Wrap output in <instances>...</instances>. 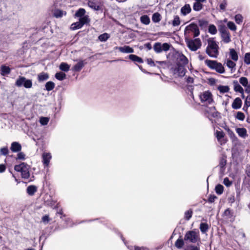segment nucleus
Returning a JSON list of instances; mask_svg holds the SVG:
<instances>
[{
    "label": "nucleus",
    "instance_id": "9",
    "mask_svg": "<svg viewBox=\"0 0 250 250\" xmlns=\"http://www.w3.org/2000/svg\"><path fill=\"white\" fill-rule=\"evenodd\" d=\"M193 33L194 37H197L200 34L199 29L197 24L195 23H191L187 26L185 30V34L189 36L190 33Z\"/></svg>",
    "mask_w": 250,
    "mask_h": 250
},
{
    "label": "nucleus",
    "instance_id": "49",
    "mask_svg": "<svg viewBox=\"0 0 250 250\" xmlns=\"http://www.w3.org/2000/svg\"><path fill=\"white\" fill-rule=\"evenodd\" d=\"M235 117L237 119L242 121L244 120L245 116L243 112L238 111L237 112Z\"/></svg>",
    "mask_w": 250,
    "mask_h": 250
},
{
    "label": "nucleus",
    "instance_id": "61",
    "mask_svg": "<svg viewBox=\"0 0 250 250\" xmlns=\"http://www.w3.org/2000/svg\"><path fill=\"white\" fill-rule=\"evenodd\" d=\"M187 82L188 83H192L194 82V79L192 77H188L187 79Z\"/></svg>",
    "mask_w": 250,
    "mask_h": 250
},
{
    "label": "nucleus",
    "instance_id": "5",
    "mask_svg": "<svg viewBox=\"0 0 250 250\" xmlns=\"http://www.w3.org/2000/svg\"><path fill=\"white\" fill-rule=\"evenodd\" d=\"M15 85L18 87L23 86L26 88H30L32 86V82L31 80L26 79L24 77L20 76L16 80Z\"/></svg>",
    "mask_w": 250,
    "mask_h": 250
},
{
    "label": "nucleus",
    "instance_id": "57",
    "mask_svg": "<svg viewBox=\"0 0 250 250\" xmlns=\"http://www.w3.org/2000/svg\"><path fill=\"white\" fill-rule=\"evenodd\" d=\"M219 32H220L221 35H222V34H224V33H226L229 31L227 30V29L226 28V27L225 26H222L219 29Z\"/></svg>",
    "mask_w": 250,
    "mask_h": 250
},
{
    "label": "nucleus",
    "instance_id": "54",
    "mask_svg": "<svg viewBox=\"0 0 250 250\" xmlns=\"http://www.w3.org/2000/svg\"><path fill=\"white\" fill-rule=\"evenodd\" d=\"M42 221L44 224H47L50 221L49 216L48 215L43 216L42 217Z\"/></svg>",
    "mask_w": 250,
    "mask_h": 250
},
{
    "label": "nucleus",
    "instance_id": "11",
    "mask_svg": "<svg viewBox=\"0 0 250 250\" xmlns=\"http://www.w3.org/2000/svg\"><path fill=\"white\" fill-rule=\"evenodd\" d=\"M225 63H226L227 66L230 69L231 73L235 71L236 63L233 61L231 60L230 59H228Z\"/></svg>",
    "mask_w": 250,
    "mask_h": 250
},
{
    "label": "nucleus",
    "instance_id": "12",
    "mask_svg": "<svg viewBox=\"0 0 250 250\" xmlns=\"http://www.w3.org/2000/svg\"><path fill=\"white\" fill-rule=\"evenodd\" d=\"M115 49H118L121 52L124 53H131L134 52V49L127 45L123 47H115Z\"/></svg>",
    "mask_w": 250,
    "mask_h": 250
},
{
    "label": "nucleus",
    "instance_id": "39",
    "mask_svg": "<svg viewBox=\"0 0 250 250\" xmlns=\"http://www.w3.org/2000/svg\"><path fill=\"white\" fill-rule=\"evenodd\" d=\"M179 61L182 63V65H185L188 63V59L183 54L179 55Z\"/></svg>",
    "mask_w": 250,
    "mask_h": 250
},
{
    "label": "nucleus",
    "instance_id": "63",
    "mask_svg": "<svg viewBox=\"0 0 250 250\" xmlns=\"http://www.w3.org/2000/svg\"><path fill=\"white\" fill-rule=\"evenodd\" d=\"M230 213H231V210L229 209H226L224 212V214L226 216H229L230 215Z\"/></svg>",
    "mask_w": 250,
    "mask_h": 250
},
{
    "label": "nucleus",
    "instance_id": "38",
    "mask_svg": "<svg viewBox=\"0 0 250 250\" xmlns=\"http://www.w3.org/2000/svg\"><path fill=\"white\" fill-rule=\"evenodd\" d=\"M109 35L106 33H105L100 35L98 37V39L101 42H105L109 38Z\"/></svg>",
    "mask_w": 250,
    "mask_h": 250
},
{
    "label": "nucleus",
    "instance_id": "45",
    "mask_svg": "<svg viewBox=\"0 0 250 250\" xmlns=\"http://www.w3.org/2000/svg\"><path fill=\"white\" fill-rule=\"evenodd\" d=\"M184 245V242L183 239H178L176 240L175 243V245L176 248L178 249H181L183 247Z\"/></svg>",
    "mask_w": 250,
    "mask_h": 250
},
{
    "label": "nucleus",
    "instance_id": "40",
    "mask_svg": "<svg viewBox=\"0 0 250 250\" xmlns=\"http://www.w3.org/2000/svg\"><path fill=\"white\" fill-rule=\"evenodd\" d=\"M181 23L180 18L178 16L176 15L174 17V19L172 21V24L173 26H177L180 25Z\"/></svg>",
    "mask_w": 250,
    "mask_h": 250
},
{
    "label": "nucleus",
    "instance_id": "18",
    "mask_svg": "<svg viewBox=\"0 0 250 250\" xmlns=\"http://www.w3.org/2000/svg\"><path fill=\"white\" fill-rule=\"evenodd\" d=\"M229 59L234 62H237L238 60V55L234 49L230 48L229 50Z\"/></svg>",
    "mask_w": 250,
    "mask_h": 250
},
{
    "label": "nucleus",
    "instance_id": "56",
    "mask_svg": "<svg viewBox=\"0 0 250 250\" xmlns=\"http://www.w3.org/2000/svg\"><path fill=\"white\" fill-rule=\"evenodd\" d=\"M245 105L247 107L250 106V94L246 98Z\"/></svg>",
    "mask_w": 250,
    "mask_h": 250
},
{
    "label": "nucleus",
    "instance_id": "32",
    "mask_svg": "<svg viewBox=\"0 0 250 250\" xmlns=\"http://www.w3.org/2000/svg\"><path fill=\"white\" fill-rule=\"evenodd\" d=\"M59 68L62 71L67 72L70 69V66L66 62H62L60 65Z\"/></svg>",
    "mask_w": 250,
    "mask_h": 250
},
{
    "label": "nucleus",
    "instance_id": "50",
    "mask_svg": "<svg viewBox=\"0 0 250 250\" xmlns=\"http://www.w3.org/2000/svg\"><path fill=\"white\" fill-rule=\"evenodd\" d=\"M53 15L56 18H61L63 15V12L62 10L57 9L54 11Z\"/></svg>",
    "mask_w": 250,
    "mask_h": 250
},
{
    "label": "nucleus",
    "instance_id": "36",
    "mask_svg": "<svg viewBox=\"0 0 250 250\" xmlns=\"http://www.w3.org/2000/svg\"><path fill=\"white\" fill-rule=\"evenodd\" d=\"M218 90L221 93H225L229 92V88L228 86L227 85H219L218 87Z\"/></svg>",
    "mask_w": 250,
    "mask_h": 250
},
{
    "label": "nucleus",
    "instance_id": "19",
    "mask_svg": "<svg viewBox=\"0 0 250 250\" xmlns=\"http://www.w3.org/2000/svg\"><path fill=\"white\" fill-rule=\"evenodd\" d=\"M21 145L17 142H13L11 144L10 149L13 152H19L21 150Z\"/></svg>",
    "mask_w": 250,
    "mask_h": 250
},
{
    "label": "nucleus",
    "instance_id": "28",
    "mask_svg": "<svg viewBox=\"0 0 250 250\" xmlns=\"http://www.w3.org/2000/svg\"><path fill=\"white\" fill-rule=\"evenodd\" d=\"M215 136L217 139L218 141L221 144H222V139L225 136L224 132L222 131H219L217 130L215 132Z\"/></svg>",
    "mask_w": 250,
    "mask_h": 250
},
{
    "label": "nucleus",
    "instance_id": "55",
    "mask_svg": "<svg viewBox=\"0 0 250 250\" xmlns=\"http://www.w3.org/2000/svg\"><path fill=\"white\" fill-rule=\"evenodd\" d=\"M0 152L1 155H6L8 153V149L7 147L1 148L0 150Z\"/></svg>",
    "mask_w": 250,
    "mask_h": 250
},
{
    "label": "nucleus",
    "instance_id": "27",
    "mask_svg": "<svg viewBox=\"0 0 250 250\" xmlns=\"http://www.w3.org/2000/svg\"><path fill=\"white\" fill-rule=\"evenodd\" d=\"M128 58L130 60L134 62H137L138 63H142L143 62V59L142 58L135 55H129Z\"/></svg>",
    "mask_w": 250,
    "mask_h": 250
},
{
    "label": "nucleus",
    "instance_id": "14",
    "mask_svg": "<svg viewBox=\"0 0 250 250\" xmlns=\"http://www.w3.org/2000/svg\"><path fill=\"white\" fill-rule=\"evenodd\" d=\"M236 132L238 134L239 136L242 138H246L248 136L247 129L245 128H236Z\"/></svg>",
    "mask_w": 250,
    "mask_h": 250
},
{
    "label": "nucleus",
    "instance_id": "7",
    "mask_svg": "<svg viewBox=\"0 0 250 250\" xmlns=\"http://www.w3.org/2000/svg\"><path fill=\"white\" fill-rule=\"evenodd\" d=\"M90 22V19L88 16H86L82 18H80L79 21L74 22L71 25L70 28L73 30H77L81 28L83 25L88 23Z\"/></svg>",
    "mask_w": 250,
    "mask_h": 250
},
{
    "label": "nucleus",
    "instance_id": "20",
    "mask_svg": "<svg viewBox=\"0 0 250 250\" xmlns=\"http://www.w3.org/2000/svg\"><path fill=\"white\" fill-rule=\"evenodd\" d=\"M86 64L84 61H79L73 67V70L74 71L79 72Z\"/></svg>",
    "mask_w": 250,
    "mask_h": 250
},
{
    "label": "nucleus",
    "instance_id": "4",
    "mask_svg": "<svg viewBox=\"0 0 250 250\" xmlns=\"http://www.w3.org/2000/svg\"><path fill=\"white\" fill-rule=\"evenodd\" d=\"M184 240L192 243H196L200 240L199 232L195 230L187 231L185 235Z\"/></svg>",
    "mask_w": 250,
    "mask_h": 250
},
{
    "label": "nucleus",
    "instance_id": "8",
    "mask_svg": "<svg viewBox=\"0 0 250 250\" xmlns=\"http://www.w3.org/2000/svg\"><path fill=\"white\" fill-rule=\"evenodd\" d=\"M199 97L201 102L206 104H211L213 102L212 95L209 91H205L201 93Z\"/></svg>",
    "mask_w": 250,
    "mask_h": 250
},
{
    "label": "nucleus",
    "instance_id": "1",
    "mask_svg": "<svg viewBox=\"0 0 250 250\" xmlns=\"http://www.w3.org/2000/svg\"><path fill=\"white\" fill-rule=\"evenodd\" d=\"M208 45L206 49V53L210 57L216 58L219 54V46L214 38H210L207 40Z\"/></svg>",
    "mask_w": 250,
    "mask_h": 250
},
{
    "label": "nucleus",
    "instance_id": "24",
    "mask_svg": "<svg viewBox=\"0 0 250 250\" xmlns=\"http://www.w3.org/2000/svg\"><path fill=\"white\" fill-rule=\"evenodd\" d=\"M11 69L9 66L2 65L1 66V75L5 76L10 73Z\"/></svg>",
    "mask_w": 250,
    "mask_h": 250
},
{
    "label": "nucleus",
    "instance_id": "16",
    "mask_svg": "<svg viewBox=\"0 0 250 250\" xmlns=\"http://www.w3.org/2000/svg\"><path fill=\"white\" fill-rule=\"evenodd\" d=\"M242 101L240 98H236L232 104V108L234 109H238L241 107Z\"/></svg>",
    "mask_w": 250,
    "mask_h": 250
},
{
    "label": "nucleus",
    "instance_id": "46",
    "mask_svg": "<svg viewBox=\"0 0 250 250\" xmlns=\"http://www.w3.org/2000/svg\"><path fill=\"white\" fill-rule=\"evenodd\" d=\"M228 27L231 30L235 31L236 30V26L232 21H229L227 23Z\"/></svg>",
    "mask_w": 250,
    "mask_h": 250
},
{
    "label": "nucleus",
    "instance_id": "10",
    "mask_svg": "<svg viewBox=\"0 0 250 250\" xmlns=\"http://www.w3.org/2000/svg\"><path fill=\"white\" fill-rule=\"evenodd\" d=\"M170 45L169 43L165 42H156L153 45V49L157 53H161L162 51L166 52L170 48Z\"/></svg>",
    "mask_w": 250,
    "mask_h": 250
},
{
    "label": "nucleus",
    "instance_id": "33",
    "mask_svg": "<svg viewBox=\"0 0 250 250\" xmlns=\"http://www.w3.org/2000/svg\"><path fill=\"white\" fill-rule=\"evenodd\" d=\"M38 78L39 82H43L47 80L49 78V76L46 73H42L38 75Z\"/></svg>",
    "mask_w": 250,
    "mask_h": 250
},
{
    "label": "nucleus",
    "instance_id": "37",
    "mask_svg": "<svg viewBox=\"0 0 250 250\" xmlns=\"http://www.w3.org/2000/svg\"><path fill=\"white\" fill-rule=\"evenodd\" d=\"M55 78L59 81H62L65 79L66 75L62 72H58L55 74Z\"/></svg>",
    "mask_w": 250,
    "mask_h": 250
},
{
    "label": "nucleus",
    "instance_id": "26",
    "mask_svg": "<svg viewBox=\"0 0 250 250\" xmlns=\"http://www.w3.org/2000/svg\"><path fill=\"white\" fill-rule=\"evenodd\" d=\"M85 10L83 8H80L78 10L76 11V12L75 14V17L82 18L84 16H86V15H85Z\"/></svg>",
    "mask_w": 250,
    "mask_h": 250
},
{
    "label": "nucleus",
    "instance_id": "53",
    "mask_svg": "<svg viewBox=\"0 0 250 250\" xmlns=\"http://www.w3.org/2000/svg\"><path fill=\"white\" fill-rule=\"evenodd\" d=\"M223 183L226 186L228 187H229L232 184V182L230 181L229 179L227 177L224 178Z\"/></svg>",
    "mask_w": 250,
    "mask_h": 250
},
{
    "label": "nucleus",
    "instance_id": "17",
    "mask_svg": "<svg viewBox=\"0 0 250 250\" xmlns=\"http://www.w3.org/2000/svg\"><path fill=\"white\" fill-rule=\"evenodd\" d=\"M175 73L177 74L179 76H183L185 74V69L184 65L178 64L175 69Z\"/></svg>",
    "mask_w": 250,
    "mask_h": 250
},
{
    "label": "nucleus",
    "instance_id": "35",
    "mask_svg": "<svg viewBox=\"0 0 250 250\" xmlns=\"http://www.w3.org/2000/svg\"><path fill=\"white\" fill-rule=\"evenodd\" d=\"M45 90L47 91H51L53 90L55 87V83L51 82L49 81L46 83L45 85Z\"/></svg>",
    "mask_w": 250,
    "mask_h": 250
},
{
    "label": "nucleus",
    "instance_id": "60",
    "mask_svg": "<svg viewBox=\"0 0 250 250\" xmlns=\"http://www.w3.org/2000/svg\"><path fill=\"white\" fill-rule=\"evenodd\" d=\"M216 198V197L215 195H210L208 199V201L210 203H213L215 201V199Z\"/></svg>",
    "mask_w": 250,
    "mask_h": 250
},
{
    "label": "nucleus",
    "instance_id": "29",
    "mask_svg": "<svg viewBox=\"0 0 250 250\" xmlns=\"http://www.w3.org/2000/svg\"><path fill=\"white\" fill-rule=\"evenodd\" d=\"M234 84V89L236 92H239L240 93H243L244 91L243 88L242 86L238 83V82L236 81H234L233 82Z\"/></svg>",
    "mask_w": 250,
    "mask_h": 250
},
{
    "label": "nucleus",
    "instance_id": "34",
    "mask_svg": "<svg viewBox=\"0 0 250 250\" xmlns=\"http://www.w3.org/2000/svg\"><path fill=\"white\" fill-rule=\"evenodd\" d=\"M141 22L144 24L148 25L150 23V19L147 15L142 16L140 18Z\"/></svg>",
    "mask_w": 250,
    "mask_h": 250
},
{
    "label": "nucleus",
    "instance_id": "62",
    "mask_svg": "<svg viewBox=\"0 0 250 250\" xmlns=\"http://www.w3.org/2000/svg\"><path fill=\"white\" fill-rule=\"evenodd\" d=\"M5 166L3 164L0 165V173L3 172L5 170Z\"/></svg>",
    "mask_w": 250,
    "mask_h": 250
},
{
    "label": "nucleus",
    "instance_id": "58",
    "mask_svg": "<svg viewBox=\"0 0 250 250\" xmlns=\"http://www.w3.org/2000/svg\"><path fill=\"white\" fill-rule=\"evenodd\" d=\"M17 159L24 160L25 159V154L22 152L19 153L17 155Z\"/></svg>",
    "mask_w": 250,
    "mask_h": 250
},
{
    "label": "nucleus",
    "instance_id": "30",
    "mask_svg": "<svg viewBox=\"0 0 250 250\" xmlns=\"http://www.w3.org/2000/svg\"><path fill=\"white\" fill-rule=\"evenodd\" d=\"M203 8V5L202 3L199 2H195L193 5V9L195 11H199L201 10Z\"/></svg>",
    "mask_w": 250,
    "mask_h": 250
},
{
    "label": "nucleus",
    "instance_id": "6",
    "mask_svg": "<svg viewBox=\"0 0 250 250\" xmlns=\"http://www.w3.org/2000/svg\"><path fill=\"white\" fill-rule=\"evenodd\" d=\"M188 47L190 50L195 51L199 49L202 45V42L199 38H196L193 40H188L186 41Z\"/></svg>",
    "mask_w": 250,
    "mask_h": 250
},
{
    "label": "nucleus",
    "instance_id": "51",
    "mask_svg": "<svg viewBox=\"0 0 250 250\" xmlns=\"http://www.w3.org/2000/svg\"><path fill=\"white\" fill-rule=\"evenodd\" d=\"M244 62L247 64H250V53H247L245 55Z\"/></svg>",
    "mask_w": 250,
    "mask_h": 250
},
{
    "label": "nucleus",
    "instance_id": "2",
    "mask_svg": "<svg viewBox=\"0 0 250 250\" xmlns=\"http://www.w3.org/2000/svg\"><path fill=\"white\" fill-rule=\"evenodd\" d=\"M30 167L25 163H21L19 165L15 166L14 169L21 173L22 178L28 179L30 177Z\"/></svg>",
    "mask_w": 250,
    "mask_h": 250
},
{
    "label": "nucleus",
    "instance_id": "3",
    "mask_svg": "<svg viewBox=\"0 0 250 250\" xmlns=\"http://www.w3.org/2000/svg\"><path fill=\"white\" fill-rule=\"evenodd\" d=\"M205 63L209 68L215 70L219 73L222 74L225 72V68L222 64L216 61L206 60Z\"/></svg>",
    "mask_w": 250,
    "mask_h": 250
},
{
    "label": "nucleus",
    "instance_id": "52",
    "mask_svg": "<svg viewBox=\"0 0 250 250\" xmlns=\"http://www.w3.org/2000/svg\"><path fill=\"white\" fill-rule=\"evenodd\" d=\"M227 5V2L226 0H224L220 4L219 7L221 10L224 11Z\"/></svg>",
    "mask_w": 250,
    "mask_h": 250
},
{
    "label": "nucleus",
    "instance_id": "31",
    "mask_svg": "<svg viewBox=\"0 0 250 250\" xmlns=\"http://www.w3.org/2000/svg\"><path fill=\"white\" fill-rule=\"evenodd\" d=\"M161 20V15L158 13H155L152 17V20L155 23L159 22Z\"/></svg>",
    "mask_w": 250,
    "mask_h": 250
},
{
    "label": "nucleus",
    "instance_id": "15",
    "mask_svg": "<svg viewBox=\"0 0 250 250\" xmlns=\"http://www.w3.org/2000/svg\"><path fill=\"white\" fill-rule=\"evenodd\" d=\"M191 11V8L189 4H186L180 10L181 13L183 16H186Z\"/></svg>",
    "mask_w": 250,
    "mask_h": 250
},
{
    "label": "nucleus",
    "instance_id": "21",
    "mask_svg": "<svg viewBox=\"0 0 250 250\" xmlns=\"http://www.w3.org/2000/svg\"><path fill=\"white\" fill-rule=\"evenodd\" d=\"M239 83L245 87H246V91L250 90V84L249 85L248 80L246 77H242L239 79Z\"/></svg>",
    "mask_w": 250,
    "mask_h": 250
},
{
    "label": "nucleus",
    "instance_id": "25",
    "mask_svg": "<svg viewBox=\"0 0 250 250\" xmlns=\"http://www.w3.org/2000/svg\"><path fill=\"white\" fill-rule=\"evenodd\" d=\"M37 190V187L33 185L28 186L26 189L27 193L30 196L33 195Z\"/></svg>",
    "mask_w": 250,
    "mask_h": 250
},
{
    "label": "nucleus",
    "instance_id": "22",
    "mask_svg": "<svg viewBox=\"0 0 250 250\" xmlns=\"http://www.w3.org/2000/svg\"><path fill=\"white\" fill-rule=\"evenodd\" d=\"M222 41L226 43H228L231 42V36L230 33L228 32L221 35Z\"/></svg>",
    "mask_w": 250,
    "mask_h": 250
},
{
    "label": "nucleus",
    "instance_id": "48",
    "mask_svg": "<svg viewBox=\"0 0 250 250\" xmlns=\"http://www.w3.org/2000/svg\"><path fill=\"white\" fill-rule=\"evenodd\" d=\"M192 209H189L188 210H187V211H186L185 212V218L187 220H189L190 218L192 217Z\"/></svg>",
    "mask_w": 250,
    "mask_h": 250
},
{
    "label": "nucleus",
    "instance_id": "64",
    "mask_svg": "<svg viewBox=\"0 0 250 250\" xmlns=\"http://www.w3.org/2000/svg\"><path fill=\"white\" fill-rule=\"evenodd\" d=\"M135 250H148L147 248L144 247H135Z\"/></svg>",
    "mask_w": 250,
    "mask_h": 250
},
{
    "label": "nucleus",
    "instance_id": "42",
    "mask_svg": "<svg viewBox=\"0 0 250 250\" xmlns=\"http://www.w3.org/2000/svg\"><path fill=\"white\" fill-rule=\"evenodd\" d=\"M217 32L216 26L213 24H211L208 27V32L212 35H215Z\"/></svg>",
    "mask_w": 250,
    "mask_h": 250
},
{
    "label": "nucleus",
    "instance_id": "43",
    "mask_svg": "<svg viewBox=\"0 0 250 250\" xmlns=\"http://www.w3.org/2000/svg\"><path fill=\"white\" fill-rule=\"evenodd\" d=\"M224 190V187L222 185L218 184L215 187V191L218 195L221 194Z\"/></svg>",
    "mask_w": 250,
    "mask_h": 250
},
{
    "label": "nucleus",
    "instance_id": "47",
    "mask_svg": "<svg viewBox=\"0 0 250 250\" xmlns=\"http://www.w3.org/2000/svg\"><path fill=\"white\" fill-rule=\"evenodd\" d=\"M49 121V119L47 117H42L40 119V123L42 125H46Z\"/></svg>",
    "mask_w": 250,
    "mask_h": 250
},
{
    "label": "nucleus",
    "instance_id": "13",
    "mask_svg": "<svg viewBox=\"0 0 250 250\" xmlns=\"http://www.w3.org/2000/svg\"><path fill=\"white\" fill-rule=\"evenodd\" d=\"M51 155L50 153H43L42 155V163L45 167H47L51 159Z\"/></svg>",
    "mask_w": 250,
    "mask_h": 250
},
{
    "label": "nucleus",
    "instance_id": "44",
    "mask_svg": "<svg viewBox=\"0 0 250 250\" xmlns=\"http://www.w3.org/2000/svg\"><path fill=\"white\" fill-rule=\"evenodd\" d=\"M243 20V17L241 14H237L235 16V22L238 24H240L242 23Z\"/></svg>",
    "mask_w": 250,
    "mask_h": 250
},
{
    "label": "nucleus",
    "instance_id": "59",
    "mask_svg": "<svg viewBox=\"0 0 250 250\" xmlns=\"http://www.w3.org/2000/svg\"><path fill=\"white\" fill-rule=\"evenodd\" d=\"M147 63L151 66H155V64L154 62L152 60V59H147L146 60Z\"/></svg>",
    "mask_w": 250,
    "mask_h": 250
},
{
    "label": "nucleus",
    "instance_id": "23",
    "mask_svg": "<svg viewBox=\"0 0 250 250\" xmlns=\"http://www.w3.org/2000/svg\"><path fill=\"white\" fill-rule=\"evenodd\" d=\"M88 5L94 10H99L100 9L99 4L95 1L89 0L88 2Z\"/></svg>",
    "mask_w": 250,
    "mask_h": 250
},
{
    "label": "nucleus",
    "instance_id": "41",
    "mask_svg": "<svg viewBox=\"0 0 250 250\" xmlns=\"http://www.w3.org/2000/svg\"><path fill=\"white\" fill-rule=\"evenodd\" d=\"M200 229L202 233H204L206 232L208 229V225L204 223H201L200 226Z\"/></svg>",
    "mask_w": 250,
    "mask_h": 250
}]
</instances>
